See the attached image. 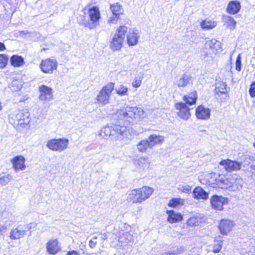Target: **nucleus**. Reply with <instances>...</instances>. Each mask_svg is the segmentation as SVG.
I'll use <instances>...</instances> for the list:
<instances>
[{
	"mask_svg": "<svg viewBox=\"0 0 255 255\" xmlns=\"http://www.w3.org/2000/svg\"><path fill=\"white\" fill-rule=\"evenodd\" d=\"M116 116L120 121L119 123L123 124L124 126L114 125L113 140H122L128 137L129 131L127 126L134 124L137 119L143 118L144 111L140 108L127 106L118 110Z\"/></svg>",
	"mask_w": 255,
	"mask_h": 255,
	"instance_id": "f257e3e1",
	"label": "nucleus"
},
{
	"mask_svg": "<svg viewBox=\"0 0 255 255\" xmlns=\"http://www.w3.org/2000/svg\"><path fill=\"white\" fill-rule=\"evenodd\" d=\"M153 192L152 188L147 186L134 189L129 193L128 199L133 203H141L148 199Z\"/></svg>",
	"mask_w": 255,
	"mask_h": 255,
	"instance_id": "f03ea898",
	"label": "nucleus"
},
{
	"mask_svg": "<svg viewBox=\"0 0 255 255\" xmlns=\"http://www.w3.org/2000/svg\"><path fill=\"white\" fill-rule=\"evenodd\" d=\"M128 29L126 26H120L117 28L116 33L110 41V47L112 50L117 51L121 49Z\"/></svg>",
	"mask_w": 255,
	"mask_h": 255,
	"instance_id": "7ed1b4c3",
	"label": "nucleus"
},
{
	"mask_svg": "<svg viewBox=\"0 0 255 255\" xmlns=\"http://www.w3.org/2000/svg\"><path fill=\"white\" fill-rule=\"evenodd\" d=\"M222 51L221 43L215 39L208 40L205 45L204 57H212Z\"/></svg>",
	"mask_w": 255,
	"mask_h": 255,
	"instance_id": "20e7f679",
	"label": "nucleus"
},
{
	"mask_svg": "<svg viewBox=\"0 0 255 255\" xmlns=\"http://www.w3.org/2000/svg\"><path fill=\"white\" fill-rule=\"evenodd\" d=\"M114 89V83L110 82L103 87L97 97L98 103L105 105L109 103V99Z\"/></svg>",
	"mask_w": 255,
	"mask_h": 255,
	"instance_id": "39448f33",
	"label": "nucleus"
},
{
	"mask_svg": "<svg viewBox=\"0 0 255 255\" xmlns=\"http://www.w3.org/2000/svg\"><path fill=\"white\" fill-rule=\"evenodd\" d=\"M88 14L91 21L89 20H83L84 25L90 29H93L99 24V20L101 18V15L99 8L96 6H93L89 8Z\"/></svg>",
	"mask_w": 255,
	"mask_h": 255,
	"instance_id": "423d86ee",
	"label": "nucleus"
},
{
	"mask_svg": "<svg viewBox=\"0 0 255 255\" xmlns=\"http://www.w3.org/2000/svg\"><path fill=\"white\" fill-rule=\"evenodd\" d=\"M69 140L67 138H54L49 140L46 146L52 150L61 152L67 148Z\"/></svg>",
	"mask_w": 255,
	"mask_h": 255,
	"instance_id": "0eeeda50",
	"label": "nucleus"
},
{
	"mask_svg": "<svg viewBox=\"0 0 255 255\" xmlns=\"http://www.w3.org/2000/svg\"><path fill=\"white\" fill-rule=\"evenodd\" d=\"M39 96L40 101L49 102L53 99V93L52 88L42 85L39 87Z\"/></svg>",
	"mask_w": 255,
	"mask_h": 255,
	"instance_id": "6e6552de",
	"label": "nucleus"
},
{
	"mask_svg": "<svg viewBox=\"0 0 255 255\" xmlns=\"http://www.w3.org/2000/svg\"><path fill=\"white\" fill-rule=\"evenodd\" d=\"M220 164L224 166L228 172L240 170L243 167L242 163L230 159L223 160L220 162Z\"/></svg>",
	"mask_w": 255,
	"mask_h": 255,
	"instance_id": "1a4fd4ad",
	"label": "nucleus"
},
{
	"mask_svg": "<svg viewBox=\"0 0 255 255\" xmlns=\"http://www.w3.org/2000/svg\"><path fill=\"white\" fill-rule=\"evenodd\" d=\"M213 208L217 210H222L223 206L228 203L227 199L221 196L214 195L210 199Z\"/></svg>",
	"mask_w": 255,
	"mask_h": 255,
	"instance_id": "9d476101",
	"label": "nucleus"
},
{
	"mask_svg": "<svg viewBox=\"0 0 255 255\" xmlns=\"http://www.w3.org/2000/svg\"><path fill=\"white\" fill-rule=\"evenodd\" d=\"M56 68L57 63L53 59H47L42 60L40 64V68L42 71L45 73H51Z\"/></svg>",
	"mask_w": 255,
	"mask_h": 255,
	"instance_id": "9b49d317",
	"label": "nucleus"
},
{
	"mask_svg": "<svg viewBox=\"0 0 255 255\" xmlns=\"http://www.w3.org/2000/svg\"><path fill=\"white\" fill-rule=\"evenodd\" d=\"M25 161L24 157L21 155L16 156L11 160L13 168L16 172L19 170H23L25 169Z\"/></svg>",
	"mask_w": 255,
	"mask_h": 255,
	"instance_id": "f8f14e48",
	"label": "nucleus"
},
{
	"mask_svg": "<svg viewBox=\"0 0 255 255\" xmlns=\"http://www.w3.org/2000/svg\"><path fill=\"white\" fill-rule=\"evenodd\" d=\"M176 109L179 110L178 116L184 120H187L190 116L189 109L186 106V104L179 103L175 105Z\"/></svg>",
	"mask_w": 255,
	"mask_h": 255,
	"instance_id": "ddd939ff",
	"label": "nucleus"
},
{
	"mask_svg": "<svg viewBox=\"0 0 255 255\" xmlns=\"http://www.w3.org/2000/svg\"><path fill=\"white\" fill-rule=\"evenodd\" d=\"M192 83V77L187 74H183L178 77L174 84L179 88L185 87Z\"/></svg>",
	"mask_w": 255,
	"mask_h": 255,
	"instance_id": "4468645a",
	"label": "nucleus"
},
{
	"mask_svg": "<svg viewBox=\"0 0 255 255\" xmlns=\"http://www.w3.org/2000/svg\"><path fill=\"white\" fill-rule=\"evenodd\" d=\"M46 250L50 255L56 254L60 250L58 240L57 239L50 240L46 244Z\"/></svg>",
	"mask_w": 255,
	"mask_h": 255,
	"instance_id": "2eb2a0df",
	"label": "nucleus"
},
{
	"mask_svg": "<svg viewBox=\"0 0 255 255\" xmlns=\"http://www.w3.org/2000/svg\"><path fill=\"white\" fill-rule=\"evenodd\" d=\"M196 116L198 119H208L210 117V110L203 105L199 106L196 110Z\"/></svg>",
	"mask_w": 255,
	"mask_h": 255,
	"instance_id": "dca6fc26",
	"label": "nucleus"
},
{
	"mask_svg": "<svg viewBox=\"0 0 255 255\" xmlns=\"http://www.w3.org/2000/svg\"><path fill=\"white\" fill-rule=\"evenodd\" d=\"M233 224L229 220H222L220 223L219 228L220 232L223 235H227L232 229Z\"/></svg>",
	"mask_w": 255,
	"mask_h": 255,
	"instance_id": "f3484780",
	"label": "nucleus"
},
{
	"mask_svg": "<svg viewBox=\"0 0 255 255\" xmlns=\"http://www.w3.org/2000/svg\"><path fill=\"white\" fill-rule=\"evenodd\" d=\"M26 233V231L23 230L18 226L17 228L13 229L9 233V238L11 240H18L23 238Z\"/></svg>",
	"mask_w": 255,
	"mask_h": 255,
	"instance_id": "a211bd4d",
	"label": "nucleus"
},
{
	"mask_svg": "<svg viewBox=\"0 0 255 255\" xmlns=\"http://www.w3.org/2000/svg\"><path fill=\"white\" fill-rule=\"evenodd\" d=\"M193 197L196 199L206 200L208 198V193L201 187H196L193 191Z\"/></svg>",
	"mask_w": 255,
	"mask_h": 255,
	"instance_id": "6ab92c4d",
	"label": "nucleus"
},
{
	"mask_svg": "<svg viewBox=\"0 0 255 255\" xmlns=\"http://www.w3.org/2000/svg\"><path fill=\"white\" fill-rule=\"evenodd\" d=\"M241 3L238 0L231 1L227 7V11L231 14H235L240 11L241 9Z\"/></svg>",
	"mask_w": 255,
	"mask_h": 255,
	"instance_id": "aec40b11",
	"label": "nucleus"
},
{
	"mask_svg": "<svg viewBox=\"0 0 255 255\" xmlns=\"http://www.w3.org/2000/svg\"><path fill=\"white\" fill-rule=\"evenodd\" d=\"M29 116L30 114L29 112L23 110H20L15 115V119L20 122V124H26L29 122Z\"/></svg>",
	"mask_w": 255,
	"mask_h": 255,
	"instance_id": "412c9836",
	"label": "nucleus"
},
{
	"mask_svg": "<svg viewBox=\"0 0 255 255\" xmlns=\"http://www.w3.org/2000/svg\"><path fill=\"white\" fill-rule=\"evenodd\" d=\"M146 140L148 142L149 148H151L156 144L162 142L164 137L161 135L152 134L150 135Z\"/></svg>",
	"mask_w": 255,
	"mask_h": 255,
	"instance_id": "4be33fe9",
	"label": "nucleus"
},
{
	"mask_svg": "<svg viewBox=\"0 0 255 255\" xmlns=\"http://www.w3.org/2000/svg\"><path fill=\"white\" fill-rule=\"evenodd\" d=\"M114 130V126H106L103 128L99 131V135L104 138H107L109 137L113 140V131Z\"/></svg>",
	"mask_w": 255,
	"mask_h": 255,
	"instance_id": "5701e85b",
	"label": "nucleus"
},
{
	"mask_svg": "<svg viewBox=\"0 0 255 255\" xmlns=\"http://www.w3.org/2000/svg\"><path fill=\"white\" fill-rule=\"evenodd\" d=\"M167 213V221L170 223L178 222L182 220V216L180 213H176L173 211H168Z\"/></svg>",
	"mask_w": 255,
	"mask_h": 255,
	"instance_id": "b1692460",
	"label": "nucleus"
},
{
	"mask_svg": "<svg viewBox=\"0 0 255 255\" xmlns=\"http://www.w3.org/2000/svg\"><path fill=\"white\" fill-rule=\"evenodd\" d=\"M10 63L14 67H20L24 64V59L21 56L13 55L10 57Z\"/></svg>",
	"mask_w": 255,
	"mask_h": 255,
	"instance_id": "393cba45",
	"label": "nucleus"
},
{
	"mask_svg": "<svg viewBox=\"0 0 255 255\" xmlns=\"http://www.w3.org/2000/svg\"><path fill=\"white\" fill-rule=\"evenodd\" d=\"M138 30L133 31L132 33H129L127 35V41L129 45L133 46L138 42L139 36H137Z\"/></svg>",
	"mask_w": 255,
	"mask_h": 255,
	"instance_id": "a878e982",
	"label": "nucleus"
},
{
	"mask_svg": "<svg viewBox=\"0 0 255 255\" xmlns=\"http://www.w3.org/2000/svg\"><path fill=\"white\" fill-rule=\"evenodd\" d=\"M223 20L224 22L227 25V27L231 29L236 28V21L234 18L229 15H223Z\"/></svg>",
	"mask_w": 255,
	"mask_h": 255,
	"instance_id": "bb28decb",
	"label": "nucleus"
},
{
	"mask_svg": "<svg viewBox=\"0 0 255 255\" xmlns=\"http://www.w3.org/2000/svg\"><path fill=\"white\" fill-rule=\"evenodd\" d=\"M197 93L195 92H191L189 95L184 97V100L186 103L192 105L195 104L197 100Z\"/></svg>",
	"mask_w": 255,
	"mask_h": 255,
	"instance_id": "cd10ccee",
	"label": "nucleus"
},
{
	"mask_svg": "<svg viewBox=\"0 0 255 255\" xmlns=\"http://www.w3.org/2000/svg\"><path fill=\"white\" fill-rule=\"evenodd\" d=\"M217 25V23L214 21H212L209 19H205L201 22V27L206 30H209L214 28Z\"/></svg>",
	"mask_w": 255,
	"mask_h": 255,
	"instance_id": "c85d7f7f",
	"label": "nucleus"
},
{
	"mask_svg": "<svg viewBox=\"0 0 255 255\" xmlns=\"http://www.w3.org/2000/svg\"><path fill=\"white\" fill-rule=\"evenodd\" d=\"M119 241L122 243L129 244L133 242V238L131 234L126 232L119 237Z\"/></svg>",
	"mask_w": 255,
	"mask_h": 255,
	"instance_id": "c756f323",
	"label": "nucleus"
},
{
	"mask_svg": "<svg viewBox=\"0 0 255 255\" xmlns=\"http://www.w3.org/2000/svg\"><path fill=\"white\" fill-rule=\"evenodd\" d=\"M226 86V84L225 82H220L216 83L215 92L217 94L219 93L226 94L227 92Z\"/></svg>",
	"mask_w": 255,
	"mask_h": 255,
	"instance_id": "7c9ffc66",
	"label": "nucleus"
},
{
	"mask_svg": "<svg viewBox=\"0 0 255 255\" xmlns=\"http://www.w3.org/2000/svg\"><path fill=\"white\" fill-rule=\"evenodd\" d=\"M150 161L148 157H141L137 160V165L141 168H148L149 166Z\"/></svg>",
	"mask_w": 255,
	"mask_h": 255,
	"instance_id": "2f4dec72",
	"label": "nucleus"
},
{
	"mask_svg": "<svg viewBox=\"0 0 255 255\" xmlns=\"http://www.w3.org/2000/svg\"><path fill=\"white\" fill-rule=\"evenodd\" d=\"M110 8L113 12V14L114 15L119 16L123 13V9L122 6L118 3L112 5Z\"/></svg>",
	"mask_w": 255,
	"mask_h": 255,
	"instance_id": "473e14b6",
	"label": "nucleus"
},
{
	"mask_svg": "<svg viewBox=\"0 0 255 255\" xmlns=\"http://www.w3.org/2000/svg\"><path fill=\"white\" fill-rule=\"evenodd\" d=\"M116 93L120 96H126L128 95V89L122 84L117 85L115 88Z\"/></svg>",
	"mask_w": 255,
	"mask_h": 255,
	"instance_id": "72a5a7b5",
	"label": "nucleus"
},
{
	"mask_svg": "<svg viewBox=\"0 0 255 255\" xmlns=\"http://www.w3.org/2000/svg\"><path fill=\"white\" fill-rule=\"evenodd\" d=\"M137 149L139 152H143L149 148V146L147 140H142L137 145Z\"/></svg>",
	"mask_w": 255,
	"mask_h": 255,
	"instance_id": "f704fd0d",
	"label": "nucleus"
},
{
	"mask_svg": "<svg viewBox=\"0 0 255 255\" xmlns=\"http://www.w3.org/2000/svg\"><path fill=\"white\" fill-rule=\"evenodd\" d=\"M10 90L13 92L18 91L22 88V85L17 80H13L9 86Z\"/></svg>",
	"mask_w": 255,
	"mask_h": 255,
	"instance_id": "c9c22d12",
	"label": "nucleus"
},
{
	"mask_svg": "<svg viewBox=\"0 0 255 255\" xmlns=\"http://www.w3.org/2000/svg\"><path fill=\"white\" fill-rule=\"evenodd\" d=\"M243 167V170L250 172V174H252L255 175V163H249L247 167L244 165Z\"/></svg>",
	"mask_w": 255,
	"mask_h": 255,
	"instance_id": "e433bc0d",
	"label": "nucleus"
},
{
	"mask_svg": "<svg viewBox=\"0 0 255 255\" xmlns=\"http://www.w3.org/2000/svg\"><path fill=\"white\" fill-rule=\"evenodd\" d=\"M12 178V176L9 174L3 175L2 177L0 178V184L2 186L5 185L9 183Z\"/></svg>",
	"mask_w": 255,
	"mask_h": 255,
	"instance_id": "4c0bfd02",
	"label": "nucleus"
},
{
	"mask_svg": "<svg viewBox=\"0 0 255 255\" xmlns=\"http://www.w3.org/2000/svg\"><path fill=\"white\" fill-rule=\"evenodd\" d=\"M8 57L5 54H0V68H4L7 64Z\"/></svg>",
	"mask_w": 255,
	"mask_h": 255,
	"instance_id": "58836bf2",
	"label": "nucleus"
},
{
	"mask_svg": "<svg viewBox=\"0 0 255 255\" xmlns=\"http://www.w3.org/2000/svg\"><path fill=\"white\" fill-rule=\"evenodd\" d=\"M222 247V241H215L213 246V252L215 253H219Z\"/></svg>",
	"mask_w": 255,
	"mask_h": 255,
	"instance_id": "ea45409f",
	"label": "nucleus"
},
{
	"mask_svg": "<svg viewBox=\"0 0 255 255\" xmlns=\"http://www.w3.org/2000/svg\"><path fill=\"white\" fill-rule=\"evenodd\" d=\"M181 202L182 201L181 199L174 198L169 201L168 205L170 207H176L178 205L181 204Z\"/></svg>",
	"mask_w": 255,
	"mask_h": 255,
	"instance_id": "a19ab883",
	"label": "nucleus"
},
{
	"mask_svg": "<svg viewBox=\"0 0 255 255\" xmlns=\"http://www.w3.org/2000/svg\"><path fill=\"white\" fill-rule=\"evenodd\" d=\"M198 224L199 219L195 217L190 218L187 221V224L190 226H197Z\"/></svg>",
	"mask_w": 255,
	"mask_h": 255,
	"instance_id": "79ce46f5",
	"label": "nucleus"
},
{
	"mask_svg": "<svg viewBox=\"0 0 255 255\" xmlns=\"http://www.w3.org/2000/svg\"><path fill=\"white\" fill-rule=\"evenodd\" d=\"M242 63H241V56L239 54L236 61V69L240 71L241 70Z\"/></svg>",
	"mask_w": 255,
	"mask_h": 255,
	"instance_id": "37998d69",
	"label": "nucleus"
},
{
	"mask_svg": "<svg viewBox=\"0 0 255 255\" xmlns=\"http://www.w3.org/2000/svg\"><path fill=\"white\" fill-rule=\"evenodd\" d=\"M179 190L184 193H189L191 190V187L188 185H186L181 186Z\"/></svg>",
	"mask_w": 255,
	"mask_h": 255,
	"instance_id": "c03bdc74",
	"label": "nucleus"
},
{
	"mask_svg": "<svg viewBox=\"0 0 255 255\" xmlns=\"http://www.w3.org/2000/svg\"><path fill=\"white\" fill-rule=\"evenodd\" d=\"M219 179L216 180V184L217 185L220 186L222 184H225L227 182L228 180L226 179H224V178L221 177L219 176Z\"/></svg>",
	"mask_w": 255,
	"mask_h": 255,
	"instance_id": "a18cd8bd",
	"label": "nucleus"
},
{
	"mask_svg": "<svg viewBox=\"0 0 255 255\" xmlns=\"http://www.w3.org/2000/svg\"><path fill=\"white\" fill-rule=\"evenodd\" d=\"M141 83V80L140 78H135L132 83V85L133 87H139Z\"/></svg>",
	"mask_w": 255,
	"mask_h": 255,
	"instance_id": "49530a36",
	"label": "nucleus"
},
{
	"mask_svg": "<svg viewBox=\"0 0 255 255\" xmlns=\"http://www.w3.org/2000/svg\"><path fill=\"white\" fill-rule=\"evenodd\" d=\"M119 18V16L113 15L108 20V22L109 23H116Z\"/></svg>",
	"mask_w": 255,
	"mask_h": 255,
	"instance_id": "de8ad7c7",
	"label": "nucleus"
},
{
	"mask_svg": "<svg viewBox=\"0 0 255 255\" xmlns=\"http://www.w3.org/2000/svg\"><path fill=\"white\" fill-rule=\"evenodd\" d=\"M249 92L251 97H255V82L251 85Z\"/></svg>",
	"mask_w": 255,
	"mask_h": 255,
	"instance_id": "09e8293b",
	"label": "nucleus"
},
{
	"mask_svg": "<svg viewBox=\"0 0 255 255\" xmlns=\"http://www.w3.org/2000/svg\"><path fill=\"white\" fill-rule=\"evenodd\" d=\"M97 237H93L90 241H89V246L91 248H94L96 246L97 244L96 241Z\"/></svg>",
	"mask_w": 255,
	"mask_h": 255,
	"instance_id": "8fccbe9b",
	"label": "nucleus"
},
{
	"mask_svg": "<svg viewBox=\"0 0 255 255\" xmlns=\"http://www.w3.org/2000/svg\"><path fill=\"white\" fill-rule=\"evenodd\" d=\"M7 230V227L5 226H0V235H2Z\"/></svg>",
	"mask_w": 255,
	"mask_h": 255,
	"instance_id": "3c124183",
	"label": "nucleus"
},
{
	"mask_svg": "<svg viewBox=\"0 0 255 255\" xmlns=\"http://www.w3.org/2000/svg\"><path fill=\"white\" fill-rule=\"evenodd\" d=\"M6 48L3 43L0 42V51L5 50Z\"/></svg>",
	"mask_w": 255,
	"mask_h": 255,
	"instance_id": "603ef678",
	"label": "nucleus"
},
{
	"mask_svg": "<svg viewBox=\"0 0 255 255\" xmlns=\"http://www.w3.org/2000/svg\"><path fill=\"white\" fill-rule=\"evenodd\" d=\"M67 255H79L78 253L75 251H72L71 252H68Z\"/></svg>",
	"mask_w": 255,
	"mask_h": 255,
	"instance_id": "864d4df0",
	"label": "nucleus"
},
{
	"mask_svg": "<svg viewBox=\"0 0 255 255\" xmlns=\"http://www.w3.org/2000/svg\"><path fill=\"white\" fill-rule=\"evenodd\" d=\"M254 147H255V142H254Z\"/></svg>",
	"mask_w": 255,
	"mask_h": 255,
	"instance_id": "5fc2aeb1",
	"label": "nucleus"
}]
</instances>
